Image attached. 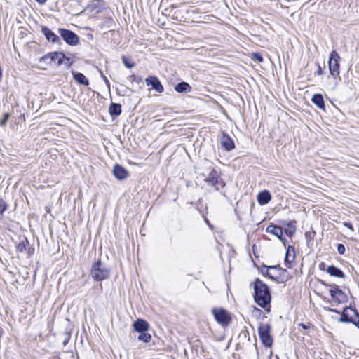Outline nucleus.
I'll return each instance as SVG.
<instances>
[{"mask_svg":"<svg viewBox=\"0 0 359 359\" xmlns=\"http://www.w3.org/2000/svg\"><path fill=\"white\" fill-rule=\"evenodd\" d=\"M325 310L330 311V312H332V313H336L337 314H340L341 316L340 318H339V322H341V323H350L351 322H353V316H350L349 313H348V310H351L352 311L353 313H354V311L355 310H357L355 309V307H353L351 306V304H350L349 306H346L345 307H344L342 311H339L335 309H332V308H325Z\"/></svg>","mask_w":359,"mask_h":359,"instance_id":"nucleus-9","label":"nucleus"},{"mask_svg":"<svg viewBox=\"0 0 359 359\" xmlns=\"http://www.w3.org/2000/svg\"><path fill=\"white\" fill-rule=\"evenodd\" d=\"M34 249L32 247H29L27 249V253H28L29 255H32L34 253Z\"/></svg>","mask_w":359,"mask_h":359,"instance_id":"nucleus-47","label":"nucleus"},{"mask_svg":"<svg viewBox=\"0 0 359 359\" xmlns=\"http://www.w3.org/2000/svg\"><path fill=\"white\" fill-rule=\"evenodd\" d=\"M270 269H268L266 268H262V266H261L260 272L264 276L268 277L270 279V276H272V274L269 273Z\"/></svg>","mask_w":359,"mask_h":359,"instance_id":"nucleus-39","label":"nucleus"},{"mask_svg":"<svg viewBox=\"0 0 359 359\" xmlns=\"http://www.w3.org/2000/svg\"><path fill=\"white\" fill-rule=\"evenodd\" d=\"M59 55H60L58 54L57 56L55 57L56 58H55V62H54L55 63L56 65H57V62H58V59L60 58V57H59Z\"/></svg>","mask_w":359,"mask_h":359,"instance_id":"nucleus-50","label":"nucleus"},{"mask_svg":"<svg viewBox=\"0 0 359 359\" xmlns=\"http://www.w3.org/2000/svg\"><path fill=\"white\" fill-rule=\"evenodd\" d=\"M212 313L216 322L223 327L228 326L231 322V313L224 308H213Z\"/></svg>","mask_w":359,"mask_h":359,"instance_id":"nucleus-7","label":"nucleus"},{"mask_svg":"<svg viewBox=\"0 0 359 359\" xmlns=\"http://www.w3.org/2000/svg\"><path fill=\"white\" fill-rule=\"evenodd\" d=\"M65 339H64V341H63V345H64V346L67 345V344L68 343V341H69V339H70V334H69V333H68L67 332H66L65 333Z\"/></svg>","mask_w":359,"mask_h":359,"instance_id":"nucleus-45","label":"nucleus"},{"mask_svg":"<svg viewBox=\"0 0 359 359\" xmlns=\"http://www.w3.org/2000/svg\"><path fill=\"white\" fill-rule=\"evenodd\" d=\"M133 327L134 330L138 333L145 332L149 330V324L147 320L140 318L133 323Z\"/></svg>","mask_w":359,"mask_h":359,"instance_id":"nucleus-16","label":"nucleus"},{"mask_svg":"<svg viewBox=\"0 0 359 359\" xmlns=\"http://www.w3.org/2000/svg\"><path fill=\"white\" fill-rule=\"evenodd\" d=\"M327 273L330 276L339 278H344L345 274L339 268L330 265L327 266Z\"/></svg>","mask_w":359,"mask_h":359,"instance_id":"nucleus-21","label":"nucleus"},{"mask_svg":"<svg viewBox=\"0 0 359 359\" xmlns=\"http://www.w3.org/2000/svg\"><path fill=\"white\" fill-rule=\"evenodd\" d=\"M208 176L205 179V182L208 186L214 187L215 190L218 191L226 186L225 182L221 177L220 172L214 168H210Z\"/></svg>","mask_w":359,"mask_h":359,"instance_id":"nucleus-3","label":"nucleus"},{"mask_svg":"<svg viewBox=\"0 0 359 359\" xmlns=\"http://www.w3.org/2000/svg\"><path fill=\"white\" fill-rule=\"evenodd\" d=\"M9 118H10V114L8 113H4L3 114V118L0 121V126H1V127L6 126Z\"/></svg>","mask_w":359,"mask_h":359,"instance_id":"nucleus-35","label":"nucleus"},{"mask_svg":"<svg viewBox=\"0 0 359 359\" xmlns=\"http://www.w3.org/2000/svg\"><path fill=\"white\" fill-rule=\"evenodd\" d=\"M145 81L148 86H151L157 93H161L164 91V88L157 76H149L146 78Z\"/></svg>","mask_w":359,"mask_h":359,"instance_id":"nucleus-12","label":"nucleus"},{"mask_svg":"<svg viewBox=\"0 0 359 359\" xmlns=\"http://www.w3.org/2000/svg\"><path fill=\"white\" fill-rule=\"evenodd\" d=\"M29 245V241L26 237H23L20 243L16 246V250L18 252H24L27 250V246Z\"/></svg>","mask_w":359,"mask_h":359,"instance_id":"nucleus-27","label":"nucleus"},{"mask_svg":"<svg viewBox=\"0 0 359 359\" xmlns=\"http://www.w3.org/2000/svg\"><path fill=\"white\" fill-rule=\"evenodd\" d=\"M296 257L294 247L292 245H289L287 248V250L285 255L284 262L285 266L288 269H292V263L294 262Z\"/></svg>","mask_w":359,"mask_h":359,"instance_id":"nucleus-13","label":"nucleus"},{"mask_svg":"<svg viewBox=\"0 0 359 359\" xmlns=\"http://www.w3.org/2000/svg\"><path fill=\"white\" fill-rule=\"evenodd\" d=\"M262 268H266L268 269H276L279 271L280 276L282 277V280H283L284 283H287L292 278L290 273L287 269L282 268L280 265H274V266H266L265 264H262Z\"/></svg>","mask_w":359,"mask_h":359,"instance_id":"nucleus-15","label":"nucleus"},{"mask_svg":"<svg viewBox=\"0 0 359 359\" xmlns=\"http://www.w3.org/2000/svg\"><path fill=\"white\" fill-rule=\"evenodd\" d=\"M279 240L283 243L284 245H285L287 243V240L283 236L279 238Z\"/></svg>","mask_w":359,"mask_h":359,"instance_id":"nucleus-46","label":"nucleus"},{"mask_svg":"<svg viewBox=\"0 0 359 359\" xmlns=\"http://www.w3.org/2000/svg\"><path fill=\"white\" fill-rule=\"evenodd\" d=\"M95 288H97L100 291L102 290V283H100L97 287H95Z\"/></svg>","mask_w":359,"mask_h":359,"instance_id":"nucleus-49","label":"nucleus"},{"mask_svg":"<svg viewBox=\"0 0 359 359\" xmlns=\"http://www.w3.org/2000/svg\"><path fill=\"white\" fill-rule=\"evenodd\" d=\"M252 316L257 318H265L266 316L263 313V311L257 307H254L253 310L252 311Z\"/></svg>","mask_w":359,"mask_h":359,"instance_id":"nucleus-31","label":"nucleus"},{"mask_svg":"<svg viewBox=\"0 0 359 359\" xmlns=\"http://www.w3.org/2000/svg\"><path fill=\"white\" fill-rule=\"evenodd\" d=\"M270 279L275 281L277 283H284L283 280H282V277L280 276V274L278 273L277 276H270Z\"/></svg>","mask_w":359,"mask_h":359,"instance_id":"nucleus-37","label":"nucleus"},{"mask_svg":"<svg viewBox=\"0 0 359 359\" xmlns=\"http://www.w3.org/2000/svg\"><path fill=\"white\" fill-rule=\"evenodd\" d=\"M122 112L121 104L111 102L109 107V113L112 117H116L121 115Z\"/></svg>","mask_w":359,"mask_h":359,"instance_id":"nucleus-25","label":"nucleus"},{"mask_svg":"<svg viewBox=\"0 0 359 359\" xmlns=\"http://www.w3.org/2000/svg\"><path fill=\"white\" fill-rule=\"evenodd\" d=\"M255 248H256L255 245H253V246H252L253 253H254V255H255V256H257V255H256V250H255Z\"/></svg>","mask_w":359,"mask_h":359,"instance_id":"nucleus-51","label":"nucleus"},{"mask_svg":"<svg viewBox=\"0 0 359 359\" xmlns=\"http://www.w3.org/2000/svg\"><path fill=\"white\" fill-rule=\"evenodd\" d=\"M73 79L75 80L76 82H77L80 85L83 86H88L89 85V80L86 77V76L79 72L72 71V72Z\"/></svg>","mask_w":359,"mask_h":359,"instance_id":"nucleus-20","label":"nucleus"},{"mask_svg":"<svg viewBox=\"0 0 359 359\" xmlns=\"http://www.w3.org/2000/svg\"><path fill=\"white\" fill-rule=\"evenodd\" d=\"M251 58L256 62H262L264 60L262 55L258 52L252 53Z\"/></svg>","mask_w":359,"mask_h":359,"instance_id":"nucleus-32","label":"nucleus"},{"mask_svg":"<svg viewBox=\"0 0 359 359\" xmlns=\"http://www.w3.org/2000/svg\"><path fill=\"white\" fill-rule=\"evenodd\" d=\"M113 175L116 179L121 181L126 180L128 177L129 173L122 165L116 164L113 168Z\"/></svg>","mask_w":359,"mask_h":359,"instance_id":"nucleus-14","label":"nucleus"},{"mask_svg":"<svg viewBox=\"0 0 359 359\" xmlns=\"http://www.w3.org/2000/svg\"><path fill=\"white\" fill-rule=\"evenodd\" d=\"M6 203L2 198H0V215H2L3 213L6 210Z\"/></svg>","mask_w":359,"mask_h":359,"instance_id":"nucleus-36","label":"nucleus"},{"mask_svg":"<svg viewBox=\"0 0 359 359\" xmlns=\"http://www.w3.org/2000/svg\"><path fill=\"white\" fill-rule=\"evenodd\" d=\"M41 32L48 42L53 44H62L60 37L55 34L48 27L41 26Z\"/></svg>","mask_w":359,"mask_h":359,"instance_id":"nucleus-10","label":"nucleus"},{"mask_svg":"<svg viewBox=\"0 0 359 359\" xmlns=\"http://www.w3.org/2000/svg\"><path fill=\"white\" fill-rule=\"evenodd\" d=\"M337 252L339 255H344L346 252V248L344 244L339 243L337 244Z\"/></svg>","mask_w":359,"mask_h":359,"instance_id":"nucleus-38","label":"nucleus"},{"mask_svg":"<svg viewBox=\"0 0 359 359\" xmlns=\"http://www.w3.org/2000/svg\"><path fill=\"white\" fill-rule=\"evenodd\" d=\"M101 77L104 80V83L107 86L109 90H110V82L108 80V79L107 78V76L105 75H104L103 73L101 72Z\"/></svg>","mask_w":359,"mask_h":359,"instance_id":"nucleus-40","label":"nucleus"},{"mask_svg":"<svg viewBox=\"0 0 359 359\" xmlns=\"http://www.w3.org/2000/svg\"><path fill=\"white\" fill-rule=\"evenodd\" d=\"M58 33L67 45L75 46L79 43V36L73 31L65 28H59Z\"/></svg>","mask_w":359,"mask_h":359,"instance_id":"nucleus-8","label":"nucleus"},{"mask_svg":"<svg viewBox=\"0 0 359 359\" xmlns=\"http://www.w3.org/2000/svg\"><path fill=\"white\" fill-rule=\"evenodd\" d=\"M327 266L325 262H320L318 265V268L320 271H325L327 272Z\"/></svg>","mask_w":359,"mask_h":359,"instance_id":"nucleus-43","label":"nucleus"},{"mask_svg":"<svg viewBox=\"0 0 359 359\" xmlns=\"http://www.w3.org/2000/svg\"><path fill=\"white\" fill-rule=\"evenodd\" d=\"M341 57L339 53L336 50H332L330 53L329 60H328V67L329 71L331 76H332L334 79H339L341 80V77L339 76V60Z\"/></svg>","mask_w":359,"mask_h":359,"instance_id":"nucleus-6","label":"nucleus"},{"mask_svg":"<svg viewBox=\"0 0 359 359\" xmlns=\"http://www.w3.org/2000/svg\"><path fill=\"white\" fill-rule=\"evenodd\" d=\"M253 286V297L255 303L267 313L271 311V294L269 286L259 278L251 284Z\"/></svg>","mask_w":359,"mask_h":359,"instance_id":"nucleus-1","label":"nucleus"},{"mask_svg":"<svg viewBox=\"0 0 359 359\" xmlns=\"http://www.w3.org/2000/svg\"><path fill=\"white\" fill-rule=\"evenodd\" d=\"M296 223L295 220H292L285 222L284 224L287 226V229L283 230V233H285L287 236L292 237L296 232Z\"/></svg>","mask_w":359,"mask_h":359,"instance_id":"nucleus-24","label":"nucleus"},{"mask_svg":"<svg viewBox=\"0 0 359 359\" xmlns=\"http://www.w3.org/2000/svg\"><path fill=\"white\" fill-rule=\"evenodd\" d=\"M271 194L268 190L260 191L257 196V200L259 205H264L268 204L271 200Z\"/></svg>","mask_w":359,"mask_h":359,"instance_id":"nucleus-17","label":"nucleus"},{"mask_svg":"<svg viewBox=\"0 0 359 359\" xmlns=\"http://www.w3.org/2000/svg\"><path fill=\"white\" fill-rule=\"evenodd\" d=\"M139 341H142L144 343H149L151 339V335L147 332H140L137 337Z\"/></svg>","mask_w":359,"mask_h":359,"instance_id":"nucleus-29","label":"nucleus"},{"mask_svg":"<svg viewBox=\"0 0 359 359\" xmlns=\"http://www.w3.org/2000/svg\"><path fill=\"white\" fill-rule=\"evenodd\" d=\"M343 226L346 227V228H348L351 231H354V228H353V226L351 223L348 222H343Z\"/></svg>","mask_w":359,"mask_h":359,"instance_id":"nucleus-41","label":"nucleus"},{"mask_svg":"<svg viewBox=\"0 0 359 359\" xmlns=\"http://www.w3.org/2000/svg\"><path fill=\"white\" fill-rule=\"evenodd\" d=\"M175 90L179 93H190L192 91V87L185 81H181L177 83L174 87Z\"/></svg>","mask_w":359,"mask_h":359,"instance_id":"nucleus-22","label":"nucleus"},{"mask_svg":"<svg viewBox=\"0 0 359 359\" xmlns=\"http://www.w3.org/2000/svg\"><path fill=\"white\" fill-rule=\"evenodd\" d=\"M317 65H318V70L315 73V75H318V76L322 75L324 73L323 69L319 64H317Z\"/></svg>","mask_w":359,"mask_h":359,"instance_id":"nucleus-44","label":"nucleus"},{"mask_svg":"<svg viewBox=\"0 0 359 359\" xmlns=\"http://www.w3.org/2000/svg\"><path fill=\"white\" fill-rule=\"evenodd\" d=\"M316 235V231L313 229V228L311 229L309 231H306L304 234L305 238L306 241V244L308 247H310V245H313V241Z\"/></svg>","mask_w":359,"mask_h":359,"instance_id":"nucleus-28","label":"nucleus"},{"mask_svg":"<svg viewBox=\"0 0 359 359\" xmlns=\"http://www.w3.org/2000/svg\"><path fill=\"white\" fill-rule=\"evenodd\" d=\"M58 51L50 52L43 56L41 57L39 60V62H47L50 64L52 62H55V57L58 55Z\"/></svg>","mask_w":359,"mask_h":359,"instance_id":"nucleus-26","label":"nucleus"},{"mask_svg":"<svg viewBox=\"0 0 359 359\" xmlns=\"http://www.w3.org/2000/svg\"><path fill=\"white\" fill-rule=\"evenodd\" d=\"M311 101L319 109L325 110V104L324 98H323V96L322 94H320V93L314 94L312 96Z\"/></svg>","mask_w":359,"mask_h":359,"instance_id":"nucleus-23","label":"nucleus"},{"mask_svg":"<svg viewBox=\"0 0 359 359\" xmlns=\"http://www.w3.org/2000/svg\"><path fill=\"white\" fill-rule=\"evenodd\" d=\"M121 60L125 67L128 69H131L135 66V63L130 58L126 57V55L121 56Z\"/></svg>","mask_w":359,"mask_h":359,"instance_id":"nucleus-30","label":"nucleus"},{"mask_svg":"<svg viewBox=\"0 0 359 359\" xmlns=\"http://www.w3.org/2000/svg\"><path fill=\"white\" fill-rule=\"evenodd\" d=\"M220 144L226 151H231L236 147L233 140L225 132L222 133L220 137Z\"/></svg>","mask_w":359,"mask_h":359,"instance_id":"nucleus-11","label":"nucleus"},{"mask_svg":"<svg viewBox=\"0 0 359 359\" xmlns=\"http://www.w3.org/2000/svg\"><path fill=\"white\" fill-rule=\"evenodd\" d=\"M299 326L302 327L304 330H307L313 325L310 323H308L307 324L300 323H299Z\"/></svg>","mask_w":359,"mask_h":359,"instance_id":"nucleus-42","label":"nucleus"},{"mask_svg":"<svg viewBox=\"0 0 359 359\" xmlns=\"http://www.w3.org/2000/svg\"><path fill=\"white\" fill-rule=\"evenodd\" d=\"M355 317L353 318V322L350 323L353 324L359 330V312L358 310L354 311Z\"/></svg>","mask_w":359,"mask_h":359,"instance_id":"nucleus-33","label":"nucleus"},{"mask_svg":"<svg viewBox=\"0 0 359 359\" xmlns=\"http://www.w3.org/2000/svg\"><path fill=\"white\" fill-rule=\"evenodd\" d=\"M110 271L100 260L95 262L91 267L90 275L95 281H102L109 277Z\"/></svg>","mask_w":359,"mask_h":359,"instance_id":"nucleus-2","label":"nucleus"},{"mask_svg":"<svg viewBox=\"0 0 359 359\" xmlns=\"http://www.w3.org/2000/svg\"><path fill=\"white\" fill-rule=\"evenodd\" d=\"M271 326L270 324H264L260 323L258 326V334L262 344L266 347L270 348L273 343V339L271 334Z\"/></svg>","mask_w":359,"mask_h":359,"instance_id":"nucleus-4","label":"nucleus"},{"mask_svg":"<svg viewBox=\"0 0 359 359\" xmlns=\"http://www.w3.org/2000/svg\"><path fill=\"white\" fill-rule=\"evenodd\" d=\"M128 79L131 81H133V82H135L137 83H140L142 82V76H135V74H131L128 77Z\"/></svg>","mask_w":359,"mask_h":359,"instance_id":"nucleus-34","label":"nucleus"},{"mask_svg":"<svg viewBox=\"0 0 359 359\" xmlns=\"http://www.w3.org/2000/svg\"><path fill=\"white\" fill-rule=\"evenodd\" d=\"M266 231L276 236L278 239L283 235V229L280 226L273 223L266 227Z\"/></svg>","mask_w":359,"mask_h":359,"instance_id":"nucleus-19","label":"nucleus"},{"mask_svg":"<svg viewBox=\"0 0 359 359\" xmlns=\"http://www.w3.org/2000/svg\"><path fill=\"white\" fill-rule=\"evenodd\" d=\"M35 1H37L40 4H43L47 1V0H35Z\"/></svg>","mask_w":359,"mask_h":359,"instance_id":"nucleus-48","label":"nucleus"},{"mask_svg":"<svg viewBox=\"0 0 359 359\" xmlns=\"http://www.w3.org/2000/svg\"><path fill=\"white\" fill-rule=\"evenodd\" d=\"M58 53H60L59 57H60V58H59L58 62H57V66L64 65L66 69H69L70 67L74 64V60L71 57L66 56L65 53L62 51H58Z\"/></svg>","mask_w":359,"mask_h":359,"instance_id":"nucleus-18","label":"nucleus"},{"mask_svg":"<svg viewBox=\"0 0 359 359\" xmlns=\"http://www.w3.org/2000/svg\"><path fill=\"white\" fill-rule=\"evenodd\" d=\"M319 282L323 285L331 287V289L329 292L334 302L337 304H343L348 301V296L345 292L339 289V286L336 284L328 285L322 280H320Z\"/></svg>","mask_w":359,"mask_h":359,"instance_id":"nucleus-5","label":"nucleus"}]
</instances>
